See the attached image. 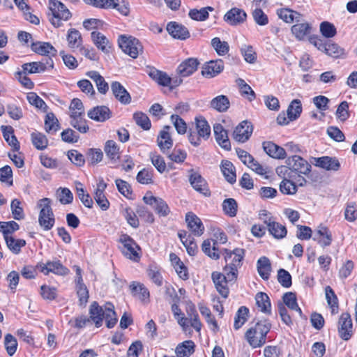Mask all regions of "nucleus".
I'll return each instance as SVG.
<instances>
[{
    "label": "nucleus",
    "mask_w": 357,
    "mask_h": 357,
    "mask_svg": "<svg viewBox=\"0 0 357 357\" xmlns=\"http://www.w3.org/2000/svg\"><path fill=\"white\" fill-rule=\"evenodd\" d=\"M89 314L90 319L97 328L102 325L103 319L105 320L106 326L109 328H113L117 322L114 307L112 303H107L102 307L98 303L93 302L90 306Z\"/></svg>",
    "instance_id": "1"
},
{
    "label": "nucleus",
    "mask_w": 357,
    "mask_h": 357,
    "mask_svg": "<svg viewBox=\"0 0 357 357\" xmlns=\"http://www.w3.org/2000/svg\"><path fill=\"white\" fill-rule=\"evenodd\" d=\"M271 324L266 320L259 321L250 327L245 333V337L252 348L262 347L266 341V335L270 331Z\"/></svg>",
    "instance_id": "2"
},
{
    "label": "nucleus",
    "mask_w": 357,
    "mask_h": 357,
    "mask_svg": "<svg viewBox=\"0 0 357 357\" xmlns=\"http://www.w3.org/2000/svg\"><path fill=\"white\" fill-rule=\"evenodd\" d=\"M49 7L52 12L50 21L55 28L62 26L64 22L72 17V13L67 7L58 0H50Z\"/></svg>",
    "instance_id": "3"
},
{
    "label": "nucleus",
    "mask_w": 357,
    "mask_h": 357,
    "mask_svg": "<svg viewBox=\"0 0 357 357\" xmlns=\"http://www.w3.org/2000/svg\"><path fill=\"white\" fill-rule=\"evenodd\" d=\"M52 201L49 198L40 199L38 206L40 208L38 216V222L45 231L50 230L54 225V215L51 208Z\"/></svg>",
    "instance_id": "4"
},
{
    "label": "nucleus",
    "mask_w": 357,
    "mask_h": 357,
    "mask_svg": "<svg viewBox=\"0 0 357 357\" xmlns=\"http://www.w3.org/2000/svg\"><path fill=\"white\" fill-rule=\"evenodd\" d=\"M244 251L242 249H235L233 251L226 250L225 259L226 265L224 268V271L229 272V279H236L237 268L241 264V261L243 258Z\"/></svg>",
    "instance_id": "5"
},
{
    "label": "nucleus",
    "mask_w": 357,
    "mask_h": 357,
    "mask_svg": "<svg viewBox=\"0 0 357 357\" xmlns=\"http://www.w3.org/2000/svg\"><path fill=\"white\" fill-rule=\"evenodd\" d=\"M119 45L123 52L132 58H137L140 52H142V45L135 38L121 35L118 40Z\"/></svg>",
    "instance_id": "6"
},
{
    "label": "nucleus",
    "mask_w": 357,
    "mask_h": 357,
    "mask_svg": "<svg viewBox=\"0 0 357 357\" xmlns=\"http://www.w3.org/2000/svg\"><path fill=\"white\" fill-rule=\"evenodd\" d=\"M36 268L45 275L52 273L57 275L66 276L70 273V270L58 259L47 261L45 263L39 262L36 265Z\"/></svg>",
    "instance_id": "7"
},
{
    "label": "nucleus",
    "mask_w": 357,
    "mask_h": 357,
    "mask_svg": "<svg viewBox=\"0 0 357 357\" xmlns=\"http://www.w3.org/2000/svg\"><path fill=\"white\" fill-rule=\"evenodd\" d=\"M285 162L289 170L298 175H307L311 171V165L308 162L297 155L287 158Z\"/></svg>",
    "instance_id": "8"
},
{
    "label": "nucleus",
    "mask_w": 357,
    "mask_h": 357,
    "mask_svg": "<svg viewBox=\"0 0 357 357\" xmlns=\"http://www.w3.org/2000/svg\"><path fill=\"white\" fill-rule=\"evenodd\" d=\"M188 172L189 174V182L193 189L205 197H209L211 192L208 189L206 181L202 175L193 169H189Z\"/></svg>",
    "instance_id": "9"
},
{
    "label": "nucleus",
    "mask_w": 357,
    "mask_h": 357,
    "mask_svg": "<svg viewBox=\"0 0 357 357\" xmlns=\"http://www.w3.org/2000/svg\"><path fill=\"white\" fill-rule=\"evenodd\" d=\"M119 242L121 243L123 246L122 252L127 258L133 261H137L139 259V255L137 252V250H139V247L130 236L122 234L120 236Z\"/></svg>",
    "instance_id": "10"
},
{
    "label": "nucleus",
    "mask_w": 357,
    "mask_h": 357,
    "mask_svg": "<svg viewBox=\"0 0 357 357\" xmlns=\"http://www.w3.org/2000/svg\"><path fill=\"white\" fill-rule=\"evenodd\" d=\"M143 200L146 204L151 206L160 216L167 217L171 212L167 202L160 197L146 194Z\"/></svg>",
    "instance_id": "11"
},
{
    "label": "nucleus",
    "mask_w": 357,
    "mask_h": 357,
    "mask_svg": "<svg viewBox=\"0 0 357 357\" xmlns=\"http://www.w3.org/2000/svg\"><path fill=\"white\" fill-rule=\"evenodd\" d=\"M224 274L220 272H213L212 273V280L215 284L217 291L224 298H227L229 294V289L227 287V282L235 280L236 279H229V272L224 271Z\"/></svg>",
    "instance_id": "12"
},
{
    "label": "nucleus",
    "mask_w": 357,
    "mask_h": 357,
    "mask_svg": "<svg viewBox=\"0 0 357 357\" xmlns=\"http://www.w3.org/2000/svg\"><path fill=\"white\" fill-rule=\"evenodd\" d=\"M338 333L344 340H349L353 335V324L349 313H342L338 322Z\"/></svg>",
    "instance_id": "13"
},
{
    "label": "nucleus",
    "mask_w": 357,
    "mask_h": 357,
    "mask_svg": "<svg viewBox=\"0 0 357 357\" xmlns=\"http://www.w3.org/2000/svg\"><path fill=\"white\" fill-rule=\"evenodd\" d=\"M312 239L321 246L327 247L333 241L332 233L327 227L320 225L314 229Z\"/></svg>",
    "instance_id": "14"
},
{
    "label": "nucleus",
    "mask_w": 357,
    "mask_h": 357,
    "mask_svg": "<svg viewBox=\"0 0 357 357\" xmlns=\"http://www.w3.org/2000/svg\"><path fill=\"white\" fill-rule=\"evenodd\" d=\"M252 130L251 123L248 121H243L235 128L233 138L238 142L244 143L249 139Z\"/></svg>",
    "instance_id": "15"
},
{
    "label": "nucleus",
    "mask_w": 357,
    "mask_h": 357,
    "mask_svg": "<svg viewBox=\"0 0 357 357\" xmlns=\"http://www.w3.org/2000/svg\"><path fill=\"white\" fill-rule=\"evenodd\" d=\"M188 228L196 236H200L204 231V226L201 219L195 213L189 212L185 215Z\"/></svg>",
    "instance_id": "16"
},
{
    "label": "nucleus",
    "mask_w": 357,
    "mask_h": 357,
    "mask_svg": "<svg viewBox=\"0 0 357 357\" xmlns=\"http://www.w3.org/2000/svg\"><path fill=\"white\" fill-rule=\"evenodd\" d=\"M107 184L102 178H100L94 193V199L102 210L105 211L109 206V202L105 195Z\"/></svg>",
    "instance_id": "17"
},
{
    "label": "nucleus",
    "mask_w": 357,
    "mask_h": 357,
    "mask_svg": "<svg viewBox=\"0 0 357 357\" xmlns=\"http://www.w3.org/2000/svg\"><path fill=\"white\" fill-rule=\"evenodd\" d=\"M101 3V8H115L124 16L130 13V5L126 0H102Z\"/></svg>",
    "instance_id": "18"
},
{
    "label": "nucleus",
    "mask_w": 357,
    "mask_h": 357,
    "mask_svg": "<svg viewBox=\"0 0 357 357\" xmlns=\"http://www.w3.org/2000/svg\"><path fill=\"white\" fill-rule=\"evenodd\" d=\"M199 62L197 59L189 58L181 62L177 67V73L183 77L192 75L198 68Z\"/></svg>",
    "instance_id": "19"
},
{
    "label": "nucleus",
    "mask_w": 357,
    "mask_h": 357,
    "mask_svg": "<svg viewBox=\"0 0 357 357\" xmlns=\"http://www.w3.org/2000/svg\"><path fill=\"white\" fill-rule=\"evenodd\" d=\"M314 165L327 171H337L340 167L339 160L335 157L322 156L314 158Z\"/></svg>",
    "instance_id": "20"
},
{
    "label": "nucleus",
    "mask_w": 357,
    "mask_h": 357,
    "mask_svg": "<svg viewBox=\"0 0 357 357\" xmlns=\"http://www.w3.org/2000/svg\"><path fill=\"white\" fill-rule=\"evenodd\" d=\"M224 69L222 60H212L204 64L202 74L205 77H213L220 73Z\"/></svg>",
    "instance_id": "21"
},
{
    "label": "nucleus",
    "mask_w": 357,
    "mask_h": 357,
    "mask_svg": "<svg viewBox=\"0 0 357 357\" xmlns=\"http://www.w3.org/2000/svg\"><path fill=\"white\" fill-rule=\"evenodd\" d=\"M213 132L217 143L224 149L230 150L231 143L228 137L227 131L220 123L213 125Z\"/></svg>",
    "instance_id": "22"
},
{
    "label": "nucleus",
    "mask_w": 357,
    "mask_h": 357,
    "mask_svg": "<svg viewBox=\"0 0 357 357\" xmlns=\"http://www.w3.org/2000/svg\"><path fill=\"white\" fill-rule=\"evenodd\" d=\"M167 31L174 38L185 40L190 37L188 29L176 22H170L167 25Z\"/></svg>",
    "instance_id": "23"
},
{
    "label": "nucleus",
    "mask_w": 357,
    "mask_h": 357,
    "mask_svg": "<svg viewBox=\"0 0 357 357\" xmlns=\"http://www.w3.org/2000/svg\"><path fill=\"white\" fill-rule=\"evenodd\" d=\"M111 90L113 95L121 104L128 105L131 102V96L125 87L119 82L111 84Z\"/></svg>",
    "instance_id": "24"
},
{
    "label": "nucleus",
    "mask_w": 357,
    "mask_h": 357,
    "mask_svg": "<svg viewBox=\"0 0 357 357\" xmlns=\"http://www.w3.org/2000/svg\"><path fill=\"white\" fill-rule=\"evenodd\" d=\"M247 15L245 12L238 8H233L224 16V20L229 24L235 26L243 23L246 20Z\"/></svg>",
    "instance_id": "25"
},
{
    "label": "nucleus",
    "mask_w": 357,
    "mask_h": 357,
    "mask_svg": "<svg viewBox=\"0 0 357 357\" xmlns=\"http://www.w3.org/2000/svg\"><path fill=\"white\" fill-rule=\"evenodd\" d=\"M170 126H166L161 130L157 138V144L163 153H166L173 146V140L169 132Z\"/></svg>",
    "instance_id": "26"
},
{
    "label": "nucleus",
    "mask_w": 357,
    "mask_h": 357,
    "mask_svg": "<svg viewBox=\"0 0 357 357\" xmlns=\"http://www.w3.org/2000/svg\"><path fill=\"white\" fill-rule=\"evenodd\" d=\"M88 116L96 121L104 122L111 116V111L106 106H96L90 109L87 114Z\"/></svg>",
    "instance_id": "27"
},
{
    "label": "nucleus",
    "mask_w": 357,
    "mask_h": 357,
    "mask_svg": "<svg viewBox=\"0 0 357 357\" xmlns=\"http://www.w3.org/2000/svg\"><path fill=\"white\" fill-rule=\"evenodd\" d=\"M264 224L266 225L270 234L275 238H282L287 235L285 226L275 222L272 218L264 220Z\"/></svg>",
    "instance_id": "28"
},
{
    "label": "nucleus",
    "mask_w": 357,
    "mask_h": 357,
    "mask_svg": "<svg viewBox=\"0 0 357 357\" xmlns=\"http://www.w3.org/2000/svg\"><path fill=\"white\" fill-rule=\"evenodd\" d=\"M169 260L178 276L183 280H186L189 278L188 268L185 266L183 262L175 253H170Z\"/></svg>",
    "instance_id": "29"
},
{
    "label": "nucleus",
    "mask_w": 357,
    "mask_h": 357,
    "mask_svg": "<svg viewBox=\"0 0 357 357\" xmlns=\"http://www.w3.org/2000/svg\"><path fill=\"white\" fill-rule=\"evenodd\" d=\"M264 151L271 157L277 159H283L286 157V151L281 146H278L271 142L263 143Z\"/></svg>",
    "instance_id": "30"
},
{
    "label": "nucleus",
    "mask_w": 357,
    "mask_h": 357,
    "mask_svg": "<svg viewBox=\"0 0 357 357\" xmlns=\"http://www.w3.org/2000/svg\"><path fill=\"white\" fill-rule=\"evenodd\" d=\"M195 129L196 132L203 139L207 140L211 135V127L206 120V119L202 116L195 117Z\"/></svg>",
    "instance_id": "31"
},
{
    "label": "nucleus",
    "mask_w": 357,
    "mask_h": 357,
    "mask_svg": "<svg viewBox=\"0 0 357 357\" xmlns=\"http://www.w3.org/2000/svg\"><path fill=\"white\" fill-rule=\"evenodd\" d=\"M31 50L36 53L44 56H56L57 52L50 43L45 42L33 43Z\"/></svg>",
    "instance_id": "32"
},
{
    "label": "nucleus",
    "mask_w": 357,
    "mask_h": 357,
    "mask_svg": "<svg viewBox=\"0 0 357 357\" xmlns=\"http://www.w3.org/2000/svg\"><path fill=\"white\" fill-rule=\"evenodd\" d=\"M130 288L135 297L144 303H149L150 296L149 291L144 284L133 282L130 284Z\"/></svg>",
    "instance_id": "33"
},
{
    "label": "nucleus",
    "mask_w": 357,
    "mask_h": 357,
    "mask_svg": "<svg viewBox=\"0 0 357 357\" xmlns=\"http://www.w3.org/2000/svg\"><path fill=\"white\" fill-rule=\"evenodd\" d=\"M1 130L3 133L4 139L13 148L14 151L20 150V146L16 137L14 135V130L11 126H2Z\"/></svg>",
    "instance_id": "34"
},
{
    "label": "nucleus",
    "mask_w": 357,
    "mask_h": 357,
    "mask_svg": "<svg viewBox=\"0 0 357 357\" xmlns=\"http://www.w3.org/2000/svg\"><path fill=\"white\" fill-rule=\"evenodd\" d=\"M312 26L307 22L297 23L291 26V33L299 40H304L311 32Z\"/></svg>",
    "instance_id": "35"
},
{
    "label": "nucleus",
    "mask_w": 357,
    "mask_h": 357,
    "mask_svg": "<svg viewBox=\"0 0 357 357\" xmlns=\"http://www.w3.org/2000/svg\"><path fill=\"white\" fill-rule=\"evenodd\" d=\"M277 15L280 19L287 23H292L294 21L298 22L301 17L299 13L287 8L277 10Z\"/></svg>",
    "instance_id": "36"
},
{
    "label": "nucleus",
    "mask_w": 357,
    "mask_h": 357,
    "mask_svg": "<svg viewBox=\"0 0 357 357\" xmlns=\"http://www.w3.org/2000/svg\"><path fill=\"white\" fill-rule=\"evenodd\" d=\"M195 351V344L192 340H186L177 345L175 353L177 357H189Z\"/></svg>",
    "instance_id": "37"
},
{
    "label": "nucleus",
    "mask_w": 357,
    "mask_h": 357,
    "mask_svg": "<svg viewBox=\"0 0 357 357\" xmlns=\"http://www.w3.org/2000/svg\"><path fill=\"white\" fill-rule=\"evenodd\" d=\"M230 102L228 98L224 95H220L213 98L210 106L219 112H226L229 107Z\"/></svg>",
    "instance_id": "38"
},
{
    "label": "nucleus",
    "mask_w": 357,
    "mask_h": 357,
    "mask_svg": "<svg viewBox=\"0 0 357 357\" xmlns=\"http://www.w3.org/2000/svg\"><path fill=\"white\" fill-rule=\"evenodd\" d=\"M221 171L225 179L229 183H234L236 181L235 167L229 160H223L221 164Z\"/></svg>",
    "instance_id": "39"
},
{
    "label": "nucleus",
    "mask_w": 357,
    "mask_h": 357,
    "mask_svg": "<svg viewBox=\"0 0 357 357\" xmlns=\"http://www.w3.org/2000/svg\"><path fill=\"white\" fill-rule=\"evenodd\" d=\"M256 304L259 310L266 314L271 312V304L268 296L263 292H259L255 296Z\"/></svg>",
    "instance_id": "40"
},
{
    "label": "nucleus",
    "mask_w": 357,
    "mask_h": 357,
    "mask_svg": "<svg viewBox=\"0 0 357 357\" xmlns=\"http://www.w3.org/2000/svg\"><path fill=\"white\" fill-rule=\"evenodd\" d=\"M259 275L264 279L268 280L271 271L270 260L266 257H261L257 261Z\"/></svg>",
    "instance_id": "41"
},
{
    "label": "nucleus",
    "mask_w": 357,
    "mask_h": 357,
    "mask_svg": "<svg viewBox=\"0 0 357 357\" xmlns=\"http://www.w3.org/2000/svg\"><path fill=\"white\" fill-rule=\"evenodd\" d=\"M214 8L211 6H206L201 8L200 9L193 8L190 10L188 15L189 17L196 21H205L208 18L209 11H213Z\"/></svg>",
    "instance_id": "42"
},
{
    "label": "nucleus",
    "mask_w": 357,
    "mask_h": 357,
    "mask_svg": "<svg viewBox=\"0 0 357 357\" xmlns=\"http://www.w3.org/2000/svg\"><path fill=\"white\" fill-rule=\"evenodd\" d=\"M249 309L245 306H241L237 310L234 317V328L235 330L240 329L248 321Z\"/></svg>",
    "instance_id": "43"
},
{
    "label": "nucleus",
    "mask_w": 357,
    "mask_h": 357,
    "mask_svg": "<svg viewBox=\"0 0 357 357\" xmlns=\"http://www.w3.org/2000/svg\"><path fill=\"white\" fill-rule=\"evenodd\" d=\"M4 239L8 249L15 255H18L21 252V248L26 245L24 240L15 238L13 236H6Z\"/></svg>",
    "instance_id": "44"
},
{
    "label": "nucleus",
    "mask_w": 357,
    "mask_h": 357,
    "mask_svg": "<svg viewBox=\"0 0 357 357\" xmlns=\"http://www.w3.org/2000/svg\"><path fill=\"white\" fill-rule=\"evenodd\" d=\"M67 41L69 47H79L82 43V38L80 32L75 29H70L67 34Z\"/></svg>",
    "instance_id": "45"
},
{
    "label": "nucleus",
    "mask_w": 357,
    "mask_h": 357,
    "mask_svg": "<svg viewBox=\"0 0 357 357\" xmlns=\"http://www.w3.org/2000/svg\"><path fill=\"white\" fill-rule=\"evenodd\" d=\"M188 318L190 319V325L197 331H199L202 328V324L199 319V315L197 312L195 306L193 304H190L187 307L186 309Z\"/></svg>",
    "instance_id": "46"
},
{
    "label": "nucleus",
    "mask_w": 357,
    "mask_h": 357,
    "mask_svg": "<svg viewBox=\"0 0 357 357\" xmlns=\"http://www.w3.org/2000/svg\"><path fill=\"white\" fill-rule=\"evenodd\" d=\"M104 151L106 155L112 160H116L120 157L119 147L114 140L106 142Z\"/></svg>",
    "instance_id": "47"
},
{
    "label": "nucleus",
    "mask_w": 357,
    "mask_h": 357,
    "mask_svg": "<svg viewBox=\"0 0 357 357\" xmlns=\"http://www.w3.org/2000/svg\"><path fill=\"white\" fill-rule=\"evenodd\" d=\"M287 112L289 120L294 121L298 119L302 112L301 102L298 99L292 100L288 107Z\"/></svg>",
    "instance_id": "48"
},
{
    "label": "nucleus",
    "mask_w": 357,
    "mask_h": 357,
    "mask_svg": "<svg viewBox=\"0 0 357 357\" xmlns=\"http://www.w3.org/2000/svg\"><path fill=\"white\" fill-rule=\"evenodd\" d=\"M283 302L285 306L287 305L291 310L298 312L299 315L302 317V310L298 305L295 294L292 292L285 293L283 296Z\"/></svg>",
    "instance_id": "49"
},
{
    "label": "nucleus",
    "mask_w": 357,
    "mask_h": 357,
    "mask_svg": "<svg viewBox=\"0 0 357 357\" xmlns=\"http://www.w3.org/2000/svg\"><path fill=\"white\" fill-rule=\"evenodd\" d=\"M91 38L98 49L103 52L107 51L109 40L103 34L100 32L93 31L91 33Z\"/></svg>",
    "instance_id": "50"
},
{
    "label": "nucleus",
    "mask_w": 357,
    "mask_h": 357,
    "mask_svg": "<svg viewBox=\"0 0 357 357\" xmlns=\"http://www.w3.org/2000/svg\"><path fill=\"white\" fill-rule=\"evenodd\" d=\"M211 45L220 56L225 55L229 50V45L227 42L222 41L220 38L215 37L211 40Z\"/></svg>",
    "instance_id": "51"
},
{
    "label": "nucleus",
    "mask_w": 357,
    "mask_h": 357,
    "mask_svg": "<svg viewBox=\"0 0 357 357\" xmlns=\"http://www.w3.org/2000/svg\"><path fill=\"white\" fill-rule=\"evenodd\" d=\"M10 209L13 218L15 220H20L24 218V209L22 206V202L18 199H14L10 204Z\"/></svg>",
    "instance_id": "52"
},
{
    "label": "nucleus",
    "mask_w": 357,
    "mask_h": 357,
    "mask_svg": "<svg viewBox=\"0 0 357 357\" xmlns=\"http://www.w3.org/2000/svg\"><path fill=\"white\" fill-rule=\"evenodd\" d=\"M215 242H213V245H211V241L208 239L204 241L202 245V251L213 259H217L220 257L218 250L215 248Z\"/></svg>",
    "instance_id": "53"
},
{
    "label": "nucleus",
    "mask_w": 357,
    "mask_h": 357,
    "mask_svg": "<svg viewBox=\"0 0 357 357\" xmlns=\"http://www.w3.org/2000/svg\"><path fill=\"white\" fill-rule=\"evenodd\" d=\"M31 136L32 143L37 149L43 150L47 146L48 140L43 134L36 132H33Z\"/></svg>",
    "instance_id": "54"
},
{
    "label": "nucleus",
    "mask_w": 357,
    "mask_h": 357,
    "mask_svg": "<svg viewBox=\"0 0 357 357\" xmlns=\"http://www.w3.org/2000/svg\"><path fill=\"white\" fill-rule=\"evenodd\" d=\"M77 194L82 204L87 208H91L93 206V200L88 193L85 192L81 183L76 184Z\"/></svg>",
    "instance_id": "55"
},
{
    "label": "nucleus",
    "mask_w": 357,
    "mask_h": 357,
    "mask_svg": "<svg viewBox=\"0 0 357 357\" xmlns=\"http://www.w3.org/2000/svg\"><path fill=\"white\" fill-rule=\"evenodd\" d=\"M133 119L135 123L142 129L148 130L151 128V121L144 113L141 112H135L133 114Z\"/></svg>",
    "instance_id": "56"
},
{
    "label": "nucleus",
    "mask_w": 357,
    "mask_h": 357,
    "mask_svg": "<svg viewBox=\"0 0 357 357\" xmlns=\"http://www.w3.org/2000/svg\"><path fill=\"white\" fill-rule=\"evenodd\" d=\"M222 208L225 214L234 217L237 213V203L234 199H226L222 203Z\"/></svg>",
    "instance_id": "57"
},
{
    "label": "nucleus",
    "mask_w": 357,
    "mask_h": 357,
    "mask_svg": "<svg viewBox=\"0 0 357 357\" xmlns=\"http://www.w3.org/2000/svg\"><path fill=\"white\" fill-rule=\"evenodd\" d=\"M4 346L7 354L10 356H12L16 352L17 348V342L16 338L11 334L6 335L4 337Z\"/></svg>",
    "instance_id": "58"
},
{
    "label": "nucleus",
    "mask_w": 357,
    "mask_h": 357,
    "mask_svg": "<svg viewBox=\"0 0 357 357\" xmlns=\"http://www.w3.org/2000/svg\"><path fill=\"white\" fill-rule=\"evenodd\" d=\"M45 128L48 132H55L59 129V122L54 114L48 113L45 119Z\"/></svg>",
    "instance_id": "59"
},
{
    "label": "nucleus",
    "mask_w": 357,
    "mask_h": 357,
    "mask_svg": "<svg viewBox=\"0 0 357 357\" xmlns=\"http://www.w3.org/2000/svg\"><path fill=\"white\" fill-rule=\"evenodd\" d=\"M324 52L334 58L340 57L344 54V49L341 48L338 45L333 43H326Z\"/></svg>",
    "instance_id": "60"
},
{
    "label": "nucleus",
    "mask_w": 357,
    "mask_h": 357,
    "mask_svg": "<svg viewBox=\"0 0 357 357\" xmlns=\"http://www.w3.org/2000/svg\"><path fill=\"white\" fill-rule=\"evenodd\" d=\"M147 274L151 281L157 286L162 284L163 279L160 270L155 266H150L147 269Z\"/></svg>",
    "instance_id": "61"
},
{
    "label": "nucleus",
    "mask_w": 357,
    "mask_h": 357,
    "mask_svg": "<svg viewBox=\"0 0 357 357\" xmlns=\"http://www.w3.org/2000/svg\"><path fill=\"white\" fill-rule=\"evenodd\" d=\"M280 190L282 194L294 195L297 191L296 185L289 179H283L280 185Z\"/></svg>",
    "instance_id": "62"
},
{
    "label": "nucleus",
    "mask_w": 357,
    "mask_h": 357,
    "mask_svg": "<svg viewBox=\"0 0 357 357\" xmlns=\"http://www.w3.org/2000/svg\"><path fill=\"white\" fill-rule=\"evenodd\" d=\"M278 282L285 288H289L291 286V276L289 273L283 269L280 268L278 272Z\"/></svg>",
    "instance_id": "63"
},
{
    "label": "nucleus",
    "mask_w": 357,
    "mask_h": 357,
    "mask_svg": "<svg viewBox=\"0 0 357 357\" xmlns=\"http://www.w3.org/2000/svg\"><path fill=\"white\" fill-rule=\"evenodd\" d=\"M344 217L349 222H354L357 219V206L355 202H352L347 204Z\"/></svg>",
    "instance_id": "64"
}]
</instances>
